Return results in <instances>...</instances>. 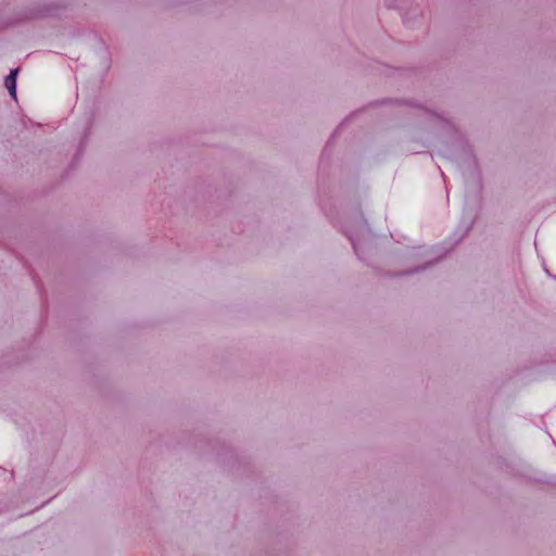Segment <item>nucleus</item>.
<instances>
[{
    "mask_svg": "<svg viewBox=\"0 0 556 556\" xmlns=\"http://www.w3.org/2000/svg\"><path fill=\"white\" fill-rule=\"evenodd\" d=\"M18 68H14L10 72V74L5 78V87L9 90L11 97L16 99V75Z\"/></svg>",
    "mask_w": 556,
    "mask_h": 556,
    "instance_id": "1",
    "label": "nucleus"
}]
</instances>
